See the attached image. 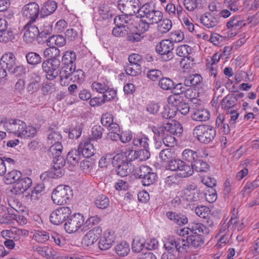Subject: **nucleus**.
Instances as JSON below:
<instances>
[{
  "instance_id": "nucleus-35",
  "label": "nucleus",
  "mask_w": 259,
  "mask_h": 259,
  "mask_svg": "<svg viewBox=\"0 0 259 259\" xmlns=\"http://www.w3.org/2000/svg\"><path fill=\"white\" fill-rule=\"evenodd\" d=\"M109 87V83L106 79H98L97 81L93 82L91 85L92 89L100 94L104 93L108 91Z\"/></svg>"
},
{
  "instance_id": "nucleus-55",
  "label": "nucleus",
  "mask_w": 259,
  "mask_h": 259,
  "mask_svg": "<svg viewBox=\"0 0 259 259\" xmlns=\"http://www.w3.org/2000/svg\"><path fill=\"white\" fill-rule=\"evenodd\" d=\"M23 129L21 130V134L20 137L26 138L27 137H33L36 133V130L35 127L30 125H26L25 123V126H24Z\"/></svg>"
},
{
  "instance_id": "nucleus-7",
  "label": "nucleus",
  "mask_w": 259,
  "mask_h": 259,
  "mask_svg": "<svg viewBox=\"0 0 259 259\" xmlns=\"http://www.w3.org/2000/svg\"><path fill=\"white\" fill-rule=\"evenodd\" d=\"M84 224L83 216L79 213H75L65 223L64 229L68 233H72L76 232L81 227L83 228Z\"/></svg>"
},
{
  "instance_id": "nucleus-28",
  "label": "nucleus",
  "mask_w": 259,
  "mask_h": 259,
  "mask_svg": "<svg viewBox=\"0 0 259 259\" xmlns=\"http://www.w3.org/2000/svg\"><path fill=\"white\" fill-rule=\"evenodd\" d=\"M237 98L236 95H228L222 101V108L226 110H234L233 108L236 105Z\"/></svg>"
},
{
  "instance_id": "nucleus-53",
  "label": "nucleus",
  "mask_w": 259,
  "mask_h": 259,
  "mask_svg": "<svg viewBox=\"0 0 259 259\" xmlns=\"http://www.w3.org/2000/svg\"><path fill=\"white\" fill-rule=\"evenodd\" d=\"M231 235V234L225 230H222V229H220V232L218 235V237H219V240L217 244V246L219 247H223L225 246L226 243L229 240V236Z\"/></svg>"
},
{
  "instance_id": "nucleus-46",
  "label": "nucleus",
  "mask_w": 259,
  "mask_h": 259,
  "mask_svg": "<svg viewBox=\"0 0 259 259\" xmlns=\"http://www.w3.org/2000/svg\"><path fill=\"white\" fill-rule=\"evenodd\" d=\"M158 85L163 90L171 91L174 89L175 82L170 78L164 77L159 79Z\"/></svg>"
},
{
  "instance_id": "nucleus-58",
  "label": "nucleus",
  "mask_w": 259,
  "mask_h": 259,
  "mask_svg": "<svg viewBox=\"0 0 259 259\" xmlns=\"http://www.w3.org/2000/svg\"><path fill=\"white\" fill-rule=\"evenodd\" d=\"M226 115H228V118L230 117L229 123L230 126L232 128H234L236 125V123L238 121V118L239 113L236 110H228L226 111Z\"/></svg>"
},
{
  "instance_id": "nucleus-21",
  "label": "nucleus",
  "mask_w": 259,
  "mask_h": 259,
  "mask_svg": "<svg viewBox=\"0 0 259 259\" xmlns=\"http://www.w3.org/2000/svg\"><path fill=\"white\" fill-rule=\"evenodd\" d=\"M0 65L8 71L11 70L16 65V58L13 53L7 52L2 55L0 60Z\"/></svg>"
},
{
  "instance_id": "nucleus-57",
  "label": "nucleus",
  "mask_w": 259,
  "mask_h": 259,
  "mask_svg": "<svg viewBox=\"0 0 259 259\" xmlns=\"http://www.w3.org/2000/svg\"><path fill=\"white\" fill-rule=\"evenodd\" d=\"M189 244L187 239L178 237L177 252L181 253H184L187 252L189 248Z\"/></svg>"
},
{
  "instance_id": "nucleus-6",
  "label": "nucleus",
  "mask_w": 259,
  "mask_h": 259,
  "mask_svg": "<svg viewBox=\"0 0 259 259\" xmlns=\"http://www.w3.org/2000/svg\"><path fill=\"white\" fill-rule=\"evenodd\" d=\"M117 7L119 10L126 15H133L137 13L139 16L141 10L139 0H119Z\"/></svg>"
},
{
  "instance_id": "nucleus-59",
  "label": "nucleus",
  "mask_w": 259,
  "mask_h": 259,
  "mask_svg": "<svg viewBox=\"0 0 259 259\" xmlns=\"http://www.w3.org/2000/svg\"><path fill=\"white\" fill-rule=\"evenodd\" d=\"M101 221V218L98 215H94L90 217L85 222L83 228H81V230L86 231L90 229L93 225H97Z\"/></svg>"
},
{
  "instance_id": "nucleus-60",
  "label": "nucleus",
  "mask_w": 259,
  "mask_h": 259,
  "mask_svg": "<svg viewBox=\"0 0 259 259\" xmlns=\"http://www.w3.org/2000/svg\"><path fill=\"white\" fill-rule=\"evenodd\" d=\"M150 171H152V169L149 167L141 165L134 170V174L137 178L142 179Z\"/></svg>"
},
{
  "instance_id": "nucleus-48",
  "label": "nucleus",
  "mask_w": 259,
  "mask_h": 259,
  "mask_svg": "<svg viewBox=\"0 0 259 259\" xmlns=\"http://www.w3.org/2000/svg\"><path fill=\"white\" fill-rule=\"evenodd\" d=\"M178 237H169L164 243V247L168 251L177 252Z\"/></svg>"
},
{
  "instance_id": "nucleus-24",
  "label": "nucleus",
  "mask_w": 259,
  "mask_h": 259,
  "mask_svg": "<svg viewBox=\"0 0 259 259\" xmlns=\"http://www.w3.org/2000/svg\"><path fill=\"white\" fill-rule=\"evenodd\" d=\"M54 164L51 168V175L53 178H58L62 177L64 174L63 167L65 165V161L62 157L56 160L54 159Z\"/></svg>"
},
{
  "instance_id": "nucleus-22",
  "label": "nucleus",
  "mask_w": 259,
  "mask_h": 259,
  "mask_svg": "<svg viewBox=\"0 0 259 259\" xmlns=\"http://www.w3.org/2000/svg\"><path fill=\"white\" fill-rule=\"evenodd\" d=\"M157 130H162V132L167 133L168 134L177 135L180 134L183 132V127L179 122H167L165 123L162 127L155 128Z\"/></svg>"
},
{
  "instance_id": "nucleus-41",
  "label": "nucleus",
  "mask_w": 259,
  "mask_h": 259,
  "mask_svg": "<svg viewBox=\"0 0 259 259\" xmlns=\"http://www.w3.org/2000/svg\"><path fill=\"white\" fill-rule=\"evenodd\" d=\"M145 248V239L140 236H137L133 240L132 249L135 252H140Z\"/></svg>"
},
{
  "instance_id": "nucleus-52",
  "label": "nucleus",
  "mask_w": 259,
  "mask_h": 259,
  "mask_svg": "<svg viewBox=\"0 0 259 259\" xmlns=\"http://www.w3.org/2000/svg\"><path fill=\"white\" fill-rule=\"evenodd\" d=\"M95 204L98 208L105 209L109 206V199L106 196L100 195L97 197Z\"/></svg>"
},
{
  "instance_id": "nucleus-18",
  "label": "nucleus",
  "mask_w": 259,
  "mask_h": 259,
  "mask_svg": "<svg viewBox=\"0 0 259 259\" xmlns=\"http://www.w3.org/2000/svg\"><path fill=\"white\" fill-rule=\"evenodd\" d=\"M115 236L112 231H106L99 241V247L101 250H107L111 247L115 240Z\"/></svg>"
},
{
  "instance_id": "nucleus-12",
  "label": "nucleus",
  "mask_w": 259,
  "mask_h": 259,
  "mask_svg": "<svg viewBox=\"0 0 259 259\" xmlns=\"http://www.w3.org/2000/svg\"><path fill=\"white\" fill-rule=\"evenodd\" d=\"M199 194L196 185L191 184L181 192L180 196L183 200L188 202H196L199 200Z\"/></svg>"
},
{
  "instance_id": "nucleus-4",
  "label": "nucleus",
  "mask_w": 259,
  "mask_h": 259,
  "mask_svg": "<svg viewBox=\"0 0 259 259\" xmlns=\"http://www.w3.org/2000/svg\"><path fill=\"white\" fill-rule=\"evenodd\" d=\"M139 17L145 18L149 23L154 24L161 20L163 14L159 10L153 9L149 4H145L141 7Z\"/></svg>"
},
{
  "instance_id": "nucleus-38",
  "label": "nucleus",
  "mask_w": 259,
  "mask_h": 259,
  "mask_svg": "<svg viewBox=\"0 0 259 259\" xmlns=\"http://www.w3.org/2000/svg\"><path fill=\"white\" fill-rule=\"evenodd\" d=\"M21 177L22 174L20 171L13 170L5 175L4 180L6 184H15Z\"/></svg>"
},
{
  "instance_id": "nucleus-37",
  "label": "nucleus",
  "mask_w": 259,
  "mask_h": 259,
  "mask_svg": "<svg viewBox=\"0 0 259 259\" xmlns=\"http://www.w3.org/2000/svg\"><path fill=\"white\" fill-rule=\"evenodd\" d=\"M202 81V77L200 74L195 73L187 76L184 82L187 87H196L199 85Z\"/></svg>"
},
{
  "instance_id": "nucleus-11",
  "label": "nucleus",
  "mask_w": 259,
  "mask_h": 259,
  "mask_svg": "<svg viewBox=\"0 0 259 259\" xmlns=\"http://www.w3.org/2000/svg\"><path fill=\"white\" fill-rule=\"evenodd\" d=\"M39 11L38 5L34 2H32L24 6L22 10V15L29 20L28 22L33 23L38 16Z\"/></svg>"
},
{
  "instance_id": "nucleus-23",
  "label": "nucleus",
  "mask_w": 259,
  "mask_h": 259,
  "mask_svg": "<svg viewBox=\"0 0 259 259\" xmlns=\"http://www.w3.org/2000/svg\"><path fill=\"white\" fill-rule=\"evenodd\" d=\"M76 59V54L73 51L65 52L62 57V67L69 69H75V61Z\"/></svg>"
},
{
  "instance_id": "nucleus-30",
  "label": "nucleus",
  "mask_w": 259,
  "mask_h": 259,
  "mask_svg": "<svg viewBox=\"0 0 259 259\" xmlns=\"http://www.w3.org/2000/svg\"><path fill=\"white\" fill-rule=\"evenodd\" d=\"M183 5L188 11H193L196 8L202 9L206 5L205 0H184Z\"/></svg>"
},
{
  "instance_id": "nucleus-34",
  "label": "nucleus",
  "mask_w": 259,
  "mask_h": 259,
  "mask_svg": "<svg viewBox=\"0 0 259 259\" xmlns=\"http://www.w3.org/2000/svg\"><path fill=\"white\" fill-rule=\"evenodd\" d=\"M165 10V12L170 16H176L178 18H180L183 13V8L180 5L175 6L171 3H169L166 5Z\"/></svg>"
},
{
  "instance_id": "nucleus-19",
  "label": "nucleus",
  "mask_w": 259,
  "mask_h": 259,
  "mask_svg": "<svg viewBox=\"0 0 259 259\" xmlns=\"http://www.w3.org/2000/svg\"><path fill=\"white\" fill-rule=\"evenodd\" d=\"M0 41L7 42L14 38L13 31L8 27V22L6 19H0Z\"/></svg>"
},
{
  "instance_id": "nucleus-29",
  "label": "nucleus",
  "mask_w": 259,
  "mask_h": 259,
  "mask_svg": "<svg viewBox=\"0 0 259 259\" xmlns=\"http://www.w3.org/2000/svg\"><path fill=\"white\" fill-rule=\"evenodd\" d=\"M133 143L138 147L149 149L150 140L145 134L140 133L136 135L133 139Z\"/></svg>"
},
{
  "instance_id": "nucleus-45",
  "label": "nucleus",
  "mask_w": 259,
  "mask_h": 259,
  "mask_svg": "<svg viewBox=\"0 0 259 259\" xmlns=\"http://www.w3.org/2000/svg\"><path fill=\"white\" fill-rule=\"evenodd\" d=\"M81 155L79 151L75 149L69 151L67 155V161L73 165L77 164L80 159Z\"/></svg>"
},
{
  "instance_id": "nucleus-31",
  "label": "nucleus",
  "mask_w": 259,
  "mask_h": 259,
  "mask_svg": "<svg viewBox=\"0 0 259 259\" xmlns=\"http://www.w3.org/2000/svg\"><path fill=\"white\" fill-rule=\"evenodd\" d=\"M72 69L66 68L65 67H62L59 72H58V75L60 78V82L61 85L66 86L67 85L71 80Z\"/></svg>"
},
{
  "instance_id": "nucleus-39",
  "label": "nucleus",
  "mask_w": 259,
  "mask_h": 259,
  "mask_svg": "<svg viewBox=\"0 0 259 259\" xmlns=\"http://www.w3.org/2000/svg\"><path fill=\"white\" fill-rule=\"evenodd\" d=\"M209 112L206 109H198L193 112L191 117L193 120L197 121H204L209 118Z\"/></svg>"
},
{
  "instance_id": "nucleus-42",
  "label": "nucleus",
  "mask_w": 259,
  "mask_h": 259,
  "mask_svg": "<svg viewBox=\"0 0 259 259\" xmlns=\"http://www.w3.org/2000/svg\"><path fill=\"white\" fill-rule=\"evenodd\" d=\"M187 239L188 242L189 247L191 245L194 247H198L204 243L203 239L201 235L199 234L192 233L187 237Z\"/></svg>"
},
{
  "instance_id": "nucleus-44",
  "label": "nucleus",
  "mask_w": 259,
  "mask_h": 259,
  "mask_svg": "<svg viewBox=\"0 0 259 259\" xmlns=\"http://www.w3.org/2000/svg\"><path fill=\"white\" fill-rule=\"evenodd\" d=\"M48 46L56 45L58 47H62L66 44V39L64 37L61 35H53L47 39Z\"/></svg>"
},
{
  "instance_id": "nucleus-10",
  "label": "nucleus",
  "mask_w": 259,
  "mask_h": 259,
  "mask_svg": "<svg viewBox=\"0 0 259 259\" xmlns=\"http://www.w3.org/2000/svg\"><path fill=\"white\" fill-rule=\"evenodd\" d=\"M25 122L21 120L10 119L3 122V127L8 132L20 137L21 130L23 129Z\"/></svg>"
},
{
  "instance_id": "nucleus-49",
  "label": "nucleus",
  "mask_w": 259,
  "mask_h": 259,
  "mask_svg": "<svg viewBox=\"0 0 259 259\" xmlns=\"http://www.w3.org/2000/svg\"><path fill=\"white\" fill-rule=\"evenodd\" d=\"M63 149V146L61 142H58L56 144L51 145L49 148V153L50 155L54 157V159L56 158H60V157L62 151Z\"/></svg>"
},
{
  "instance_id": "nucleus-26",
  "label": "nucleus",
  "mask_w": 259,
  "mask_h": 259,
  "mask_svg": "<svg viewBox=\"0 0 259 259\" xmlns=\"http://www.w3.org/2000/svg\"><path fill=\"white\" fill-rule=\"evenodd\" d=\"M153 132L155 134L158 135L161 137L162 142L165 146L173 147L176 144V139L171 135L162 132V130H157L154 128L153 130Z\"/></svg>"
},
{
  "instance_id": "nucleus-50",
  "label": "nucleus",
  "mask_w": 259,
  "mask_h": 259,
  "mask_svg": "<svg viewBox=\"0 0 259 259\" xmlns=\"http://www.w3.org/2000/svg\"><path fill=\"white\" fill-rule=\"evenodd\" d=\"M27 63L31 65H36L41 62V57L35 52H29L25 56Z\"/></svg>"
},
{
  "instance_id": "nucleus-2",
  "label": "nucleus",
  "mask_w": 259,
  "mask_h": 259,
  "mask_svg": "<svg viewBox=\"0 0 259 259\" xmlns=\"http://www.w3.org/2000/svg\"><path fill=\"white\" fill-rule=\"evenodd\" d=\"M167 170L176 171V176L180 178H188L193 174V166L179 159H172L165 165Z\"/></svg>"
},
{
  "instance_id": "nucleus-1",
  "label": "nucleus",
  "mask_w": 259,
  "mask_h": 259,
  "mask_svg": "<svg viewBox=\"0 0 259 259\" xmlns=\"http://www.w3.org/2000/svg\"><path fill=\"white\" fill-rule=\"evenodd\" d=\"M60 56V50L55 47L48 48L43 52L44 57L47 59L42 62L41 67L49 80H52L58 76L61 63Z\"/></svg>"
},
{
  "instance_id": "nucleus-63",
  "label": "nucleus",
  "mask_w": 259,
  "mask_h": 259,
  "mask_svg": "<svg viewBox=\"0 0 259 259\" xmlns=\"http://www.w3.org/2000/svg\"><path fill=\"white\" fill-rule=\"evenodd\" d=\"M156 178V174L152 171H150L142 179L141 182L143 185L145 186H150L155 181Z\"/></svg>"
},
{
  "instance_id": "nucleus-16",
  "label": "nucleus",
  "mask_w": 259,
  "mask_h": 259,
  "mask_svg": "<svg viewBox=\"0 0 259 259\" xmlns=\"http://www.w3.org/2000/svg\"><path fill=\"white\" fill-rule=\"evenodd\" d=\"M200 23L207 28H212L219 23V17L210 12H206L200 18Z\"/></svg>"
},
{
  "instance_id": "nucleus-54",
  "label": "nucleus",
  "mask_w": 259,
  "mask_h": 259,
  "mask_svg": "<svg viewBox=\"0 0 259 259\" xmlns=\"http://www.w3.org/2000/svg\"><path fill=\"white\" fill-rule=\"evenodd\" d=\"M177 55L180 57H187L192 52V48L187 45L179 46L176 50Z\"/></svg>"
},
{
  "instance_id": "nucleus-25",
  "label": "nucleus",
  "mask_w": 259,
  "mask_h": 259,
  "mask_svg": "<svg viewBox=\"0 0 259 259\" xmlns=\"http://www.w3.org/2000/svg\"><path fill=\"white\" fill-rule=\"evenodd\" d=\"M57 8V3L54 0H49L44 3L40 11L41 18L48 16L53 14Z\"/></svg>"
},
{
  "instance_id": "nucleus-8",
  "label": "nucleus",
  "mask_w": 259,
  "mask_h": 259,
  "mask_svg": "<svg viewBox=\"0 0 259 259\" xmlns=\"http://www.w3.org/2000/svg\"><path fill=\"white\" fill-rule=\"evenodd\" d=\"M174 44L170 39H163L156 45V52L162 56L163 59L166 61L171 60L173 57L172 51Z\"/></svg>"
},
{
  "instance_id": "nucleus-14",
  "label": "nucleus",
  "mask_w": 259,
  "mask_h": 259,
  "mask_svg": "<svg viewBox=\"0 0 259 259\" xmlns=\"http://www.w3.org/2000/svg\"><path fill=\"white\" fill-rule=\"evenodd\" d=\"M101 234L102 229L101 227L94 228L83 236L82 239V244L86 246L92 245L98 240Z\"/></svg>"
},
{
  "instance_id": "nucleus-47",
  "label": "nucleus",
  "mask_w": 259,
  "mask_h": 259,
  "mask_svg": "<svg viewBox=\"0 0 259 259\" xmlns=\"http://www.w3.org/2000/svg\"><path fill=\"white\" fill-rule=\"evenodd\" d=\"M193 170H196L200 172H206L209 168V166L206 162L201 159H197L193 163H192Z\"/></svg>"
},
{
  "instance_id": "nucleus-27",
  "label": "nucleus",
  "mask_w": 259,
  "mask_h": 259,
  "mask_svg": "<svg viewBox=\"0 0 259 259\" xmlns=\"http://www.w3.org/2000/svg\"><path fill=\"white\" fill-rule=\"evenodd\" d=\"M128 15L125 14V15L116 16L114 19V22L116 26L123 27L125 31L130 29L133 23V20L130 19Z\"/></svg>"
},
{
  "instance_id": "nucleus-62",
  "label": "nucleus",
  "mask_w": 259,
  "mask_h": 259,
  "mask_svg": "<svg viewBox=\"0 0 259 259\" xmlns=\"http://www.w3.org/2000/svg\"><path fill=\"white\" fill-rule=\"evenodd\" d=\"M62 136L60 132L57 131L51 132L48 136V144L50 145L61 142Z\"/></svg>"
},
{
  "instance_id": "nucleus-32",
  "label": "nucleus",
  "mask_w": 259,
  "mask_h": 259,
  "mask_svg": "<svg viewBox=\"0 0 259 259\" xmlns=\"http://www.w3.org/2000/svg\"><path fill=\"white\" fill-rule=\"evenodd\" d=\"M40 77L37 74L32 73L30 75L29 82L27 87V91L33 93L39 88Z\"/></svg>"
},
{
  "instance_id": "nucleus-15",
  "label": "nucleus",
  "mask_w": 259,
  "mask_h": 259,
  "mask_svg": "<svg viewBox=\"0 0 259 259\" xmlns=\"http://www.w3.org/2000/svg\"><path fill=\"white\" fill-rule=\"evenodd\" d=\"M77 150L83 157L88 158L94 154L96 149L93 143H91V139L85 138L81 140Z\"/></svg>"
},
{
  "instance_id": "nucleus-64",
  "label": "nucleus",
  "mask_w": 259,
  "mask_h": 259,
  "mask_svg": "<svg viewBox=\"0 0 259 259\" xmlns=\"http://www.w3.org/2000/svg\"><path fill=\"white\" fill-rule=\"evenodd\" d=\"M111 159L113 166L116 168L126 163L125 157L123 153L117 154Z\"/></svg>"
},
{
  "instance_id": "nucleus-56",
  "label": "nucleus",
  "mask_w": 259,
  "mask_h": 259,
  "mask_svg": "<svg viewBox=\"0 0 259 259\" xmlns=\"http://www.w3.org/2000/svg\"><path fill=\"white\" fill-rule=\"evenodd\" d=\"M183 159L193 163L197 160L196 151L190 149H185L182 153Z\"/></svg>"
},
{
  "instance_id": "nucleus-20",
  "label": "nucleus",
  "mask_w": 259,
  "mask_h": 259,
  "mask_svg": "<svg viewBox=\"0 0 259 259\" xmlns=\"http://www.w3.org/2000/svg\"><path fill=\"white\" fill-rule=\"evenodd\" d=\"M242 223H240L237 217L234 214H232L230 220L228 223L225 222L221 227L222 230H225L230 233V232L239 231L242 229Z\"/></svg>"
},
{
  "instance_id": "nucleus-9",
  "label": "nucleus",
  "mask_w": 259,
  "mask_h": 259,
  "mask_svg": "<svg viewBox=\"0 0 259 259\" xmlns=\"http://www.w3.org/2000/svg\"><path fill=\"white\" fill-rule=\"evenodd\" d=\"M71 210L68 207H61L54 210L50 217L51 222L56 225L62 224L71 214Z\"/></svg>"
},
{
  "instance_id": "nucleus-61",
  "label": "nucleus",
  "mask_w": 259,
  "mask_h": 259,
  "mask_svg": "<svg viewBox=\"0 0 259 259\" xmlns=\"http://www.w3.org/2000/svg\"><path fill=\"white\" fill-rule=\"evenodd\" d=\"M179 95V93H177V94L169 96L167 99L168 104L174 107L175 109L183 102L182 98Z\"/></svg>"
},
{
  "instance_id": "nucleus-33",
  "label": "nucleus",
  "mask_w": 259,
  "mask_h": 259,
  "mask_svg": "<svg viewBox=\"0 0 259 259\" xmlns=\"http://www.w3.org/2000/svg\"><path fill=\"white\" fill-rule=\"evenodd\" d=\"M166 216L169 220L179 225H185L188 222L186 215L175 212L168 211L166 213Z\"/></svg>"
},
{
  "instance_id": "nucleus-5",
  "label": "nucleus",
  "mask_w": 259,
  "mask_h": 259,
  "mask_svg": "<svg viewBox=\"0 0 259 259\" xmlns=\"http://www.w3.org/2000/svg\"><path fill=\"white\" fill-rule=\"evenodd\" d=\"M72 195V190L68 186L59 185L52 194L53 202L58 205H63L67 203Z\"/></svg>"
},
{
  "instance_id": "nucleus-13",
  "label": "nucleus",
  "mask_w": 259,
  "mask_h": 259,
  "mask_svg": "<svg viewBox=\"0 0 259 259\" xmlns=\"http://www.w3.org/2000/svg\"><path fill=\"white\" fill-rule=\"evenodd\" d=\"M32 182L28 177H22L13 185L11 192L15 195H20L26 191L32 185Z\"/></svg>"
},
{
  "instance_id": "nucleus-3",
  "label": "nucleus",
  "mask_w": 259,
  "mask_h": 259,
  "mask_svg": "<svg viewBox=\"0 0 259 259\" xmlns=\"http://www.w3.org/2000/svg\"><path fill=\"white\" fill-rule=\"evenodd\" d=\"M192 134L199 142L207 144L213 140L216 135V131L210 125L202 124L195 126Z\"/></svg>"
},
{
  "instance_id": "nucleus-51",
  "label": "nucleus",
  "mask_w": 259,
  "mask_h": 259,
  "mask_svg": "<svg viewBox=\"0 0 259 259\" xmlns=\"http://www.w3.org/2000/svg\"><path fill=\"white\" fill-rule=\"evenodd\" d=\"M172 27V22L168 19H161L158 22V30L161 33H165L169 31Z\"/></svg>"
},
{
  "instance_id": "nucleus-40",
  "label": "nucleus",
  "mask_w": 259,
  "mask_h": 259,
  "mask_svg": "<svg viewBox=\"0 0 259 259\" xmlns=\"http://www.w3.org/2000/svg\"><path fill=\"white\" fill-rule=\"evenodd\" d=\"M245 25L244 21L241 20L239 16H234L231 17L230 20L227 23V27L228 29L233 30L238 29Z\"/></svg>"
},
{
  "instance_id": "nucleus-43",
  "label": "nucleus",
  "mask_w": 259,
  "mask_h": 259,
  "mask_svg": "<svg viewBox=\"0 0 259 259\" xmlns=\"http://www.w3.org/2000/svg\"><path fill=\"white\" fill-rule=\"evenodd\" d=\"M116 253L120 256H125L130 252V248L128 243L122 241L117 244L115 247Z\"/></svg>"
},
{
  "instance_id": "nucleus-36",
  "label": "nucleus",
  "mask_w": 259,
  "mask_h": 259,
  "mask_svg": "<svg viewBox=\"0 0 259 259\" xmlns=\"http://www.w3.org/2000/svg\"><path fill=\"white\" fill-rule=\"evenodd\" d=\"M31 233L32 239L39 243H44L50 239L49 233L45 230H34Z\"/></svg>"
},
{
  "instance_id": "nucleus-17",
  "label": "nucleus",
  "mask_w": 259,
  "mask_h": 259,
  "mask_svg": "<svg viewBox=\"0 0 259 259\" xmlns=\"http://www.w3.org/2000/svg\"><path fill=\"white\" fill-rule=\"evenodd\" d=\"M32 23L27 22L24 27L23 39L27 43L34 40L39 34L38 28Z\"/></svg>"
}]
</instances>
